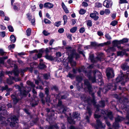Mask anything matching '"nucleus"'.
Here are the masks:
<instances>
[{
    "label": "nucleus",
    "mask_w": 129,
    "mask_h": 129,
    "mask_svg": "<svg viewBox=\"0 0 129 129\" xmlns=\"http://www.w3.org/2000/svg\"><path fill=\"white\" fill-rule=\"evenodd\" d=\"M84 86L85 89H88V91L89 94L91 95L92 98L88 96H87L86 95H83L81 97V99L85 102L87 103L88 105L87 107V110L88 112L89 116H86V119L88 122H89V118L91 116L92 113V110L91 108L90 105L93 104L96 108L95 113L94 114V116L95 118L98 119L102 116H104L106 115L109 117L110 119L112 120L113 119L112 112H108L106 110H100L99 107L104 108L105 106V101L104 100H101L100 101L99 103L97 105H95L96 103L94 95V93L93 91V88L92 87L91 85L87 80L84 81Z\"/></svg>",
    "instance_id": "nucleus-1"
},
{
    "label": "nucleus",
    "mask_w": 129,
    "mask_h": 129,
    "mask_svg": "<svg viewBox=\"0 0 129 129\" xmlns=\"http://www.w3.org/2000/svg\"><path fill=\"white\" fill-rule=\"evenodd\" d=\"M92 72L93 74V76H91L92 72L91 70L87 71L84 70V71L85 75L88 77L89 80L93 83L97 82L96 81V74H97L98 75V77L99 78L98 80V83L100 86L103 85L104 83L101 76V74L100 72L97 70H93Z\"/></svg>",
    "instance_id": "nucleus-2"
},
{
    "label": "nucleus",
    "mask_w": 129,
    "mask_h": 129,
    "mask_svg": "<svg viewBox=\"0 0 129 129\" xmlns=\"http://www.w3.org/2000/svg\"><path fill=\"white\" fill-rule=\"evenodd\" d=\"M122 69L124 71L127 70L128 69L129 70V67L128 66L126 63H124L121 65V66ZM121 74L119 75L116 79V83L120 82L123 80H125L129 74V70L127 71L126 72L123 73L121 71H120Z\"/></svg>",
    "instance_id": "nucleus-3"
},
{
    "label": "nucleus",
    "mask_w": 129,
    "mask_h": 129,
    "mask_svg": "<svg viewBox=\"0 0 129 129\" xmlns=\"http://www.w3.org/2000/svg\"><path fill=\"white\" fill-rule=\"evenodd\" d=\"M8 74L10 79H7L6 81L8 84H11L13 83V82L11 79L14 80L16 82L21 80L20 78L18 77L19 72L18 70H13L11 71H9Z\"/></svg>",
    "instance_id": "nucleus-4"
},
{
    "label": "nucleus",
    "mask_w": 129,
    "mask_h": 129,
    "mask_svg": "<svg viewBox=\"0 0 129 129\" xmlns=\"http://www.w3.org/2000/svg\"><path fill=\"white\" fill-rule=\"evenodd\" d=\"M18 87L20 89V93L19 94V96H17L15 93L11 95V98L15 104H16L23 97H25L27 94L29 92V91H26L25 90L20 89V87L19 86H18Z\"/></svg>",
    "instance_id": "nucleus-5"
},
{
    "label": "nucleus",
    "mask_w": 129,
    "mask_h": 129,
    "mask_svg": "<svg viewBox=\"0 0 129 129\" xmlns=\"http://www.w3.org/2000/svg\"><path fill=\"white\" fill-rule=\"evenodd\" d=\"M116 89V84L115 83H109L102 89L100 87L99 90L97 92V95L100 97L101 96V92L102 91L103 93H105L109 90H114Z\"/></svg>",
    "instance_id": "nucleus-6"
},
{
    "label": "nucleus",
    "mask_w": 129,
    "mask_h": 129,
    "mask_svg": "<svg viewBox=\"0 0 129 129\" xmlns=\"http://www.w3.org/2000/svg\"><path fill=\"white\" fill-rule=\"evenodd\" d=\"M38 120V118H36L34 120L30 121L29 124L27 122L24 123V127L25 128L24 129H28L30 126H33L34 124H36Z\"/></svg>",
    "instance_id": "nucleus-7"
},
{
    "label": "nucleus",
    "mask_w": 129,
    "mask_h": 129,
    "mask_svg": "<svg viewBox=\"0 0 129 129\" xmlns=\"http://www.w3.org/2000/svg\"><path fill=\"white\" fill-rule=\"evenodd\" d=\"M124 119L123 117L118 116L115 118V121L113 123V126L115 128H119L120 127L119 123Z\"/></svg>",
    "instance_id": "nucleus-8"
},
{
    "label": "nucleus",
    "mask_w": 129,
    "mask_h": 129,
    "mask_svg": "<svg viewBox=\"0 0 129 129\" xmlns=\"http://www.w3.org/2000/svg\"><path fill=\"white\" fill-rule=\"evenodd\" d=\"M58 106L61 107V108L60 110V112H61L62 113L65 114L66 115H67L66 112L68 110V108L64 107L63 105L62 104V102L60 100L58 101Z\"/></svg>",
    "instance_id": "nucleus-9"
},
{
    "label": "nucleus",
    "mask_w": 129,
    "mask_h": 129,
    "mask_svg": "<svg viewBox=\"0 0 129 129\" xmlns=\"http://www.w3.org/2000/svg\"><path fill=\"white\" fill-rule=\"evenodd\" d=\"M122 103L124 105V109L127 112L126 117V119L125 120V123L127 124H129V113L128 112L129 111V106L125 105L127 103H127H126V104H124L123 103Z\"/></svg>",
    "instance_id": "nucleus-10"
},
{
    "label": "nucleus",
    "mask_w": 129,
    "mask_h": 129,
    "mask_svg": "<svg viewBox=\"0 0 129 129\" xmlns=\"http://www.w3.org/2000/svg\"><path fill=\"white\" fill-rule=\"evenodd\" d=\"M106 73L108 79L114 77L113 71L112 69L108 68L106 70Z\"/></svg>",
    "instance_id": "nucleus-11"
},
{
    "label": "nucleus",
    "mask_w": 129,
    "mask_h": 129,
    "mask_svg": "<svg viewBox=\"0 0 129 129\" xmlns=\"http://www.w3.org/2000/svg\"><path fill=\"white\" fill-rule=\"evenodd\" d=\"M11 120L10 126L11 127H13L15 126V123L17 122L18 118L16 116L13 115L11 118Z\"/></svg>",
    "instance_id": "nucleus-12"
},
{
    "label": "nucleus",
    "mask_w": 129,
    "mask_h": 129,
    "mask_svg": "<svg viewBox=\"0 0 129 129\" xmlns=\"http://www.w3.org/2000/svg\"><path fill=\"white\" fill-rule=\"evenodd\" d=\"M96 124H93V125L95 127L96 129H99V128H104L105 126V125L104 124H103L101 121L98 119H97L96 120Z\"/></svg>",
    "instance_id": "nucleus-13"
},
{
    "label": "nucleus",
    "mask_w": 129,
    "mask_h": 129,
    "mask_svg": "<svg viewBox=\"0 0 129 129\" xmlns=\"http://www.w3.org/2000/svg\"><path fill=\"white\" fill-rule=\"evenodd\" d=\"M65 49H66L67 52L69 55L73 56L75 50L71 47L68 46L66 47Z\"/></svg>",
    "instance_id": "nucleus-14"
},
{
    "label": "nucleus",
    "mask_w": 129,
    "mask_h": 129,
    "mask_svg": "<svg viewBox=\"0 0 129 129\" xmlns=\"http://www.w3.org/2000/svg\"><path fill=\"white\" fill-rule=\"evenodd\" d=\"M112 5L111 0H105L103 3V6L107 8H110Z\"/></svg>",
    "instance_id": "nucleus-15"
},
{
    "label": "nucleus",
    "mask_w": 129,
    "mask_h": 129,
    "mask_svg": "<svg viewBox=\"0 0 129 129\" xmlns=\"http://www.w3.org/2000/svg\"><path fill=\"white\" fill-rule=\"evenodd\" d=\"M121 49H122V50L117 52V55L118 56H120L121 57H122L124 55H125L127 56L128 55V54L126 53V50L124 49H123L121 47Z\"/></svg>",
    "instance_id": "nucleus-16"
},
{
    "label": "nucleus",
    "mask_w": 129,
    "mask_h": 129,
    "mask_svg": "<svg viewBox=\"0 0 129 129\" xmlns=\"http://www.w3.org/2000/svg\"><path fill=\"white\" fill-rule=\"evenodd\" d=\"M115 40L113 41V46L111 47H110L109 48V50L110 51H114L116 50V47H117V48L120 49H121V47L118 44H117V45H115V44L114 43V41Z\"/></svg>",
    "instance_id": "nucleus-17"
},
{
    "label": "nucleus",
    "mask_w": 129,
    "mask_h": 129,
    "mask_svg": "<svg viewBox=\"0 0 129 129\" xmlns=\"http://www.w3.org/2000/svg\"><path fill=\"white\" fill-rule=\"evenodd\" d=\"M128 39L126 38H124L122 40L120 41H118L117 40H115L114 41V43L115 45H117V44H118L119 45L121 44H123L125 43L128 42Z\"/></svg>",
    "instance_id": "nucleus-18"
},
{
    "label": "nucleus",
    "mask_w": 129,
    "mask_h": 129,
    "mask_svg": "<svg viewBox=\"0 0 129 129\" xmlns=\"http://www.w3.org/2000/svg\"><path fill=\"white\" fill-rule=\"evenodd\" d=\"M39 103V101L37 98H35L30 102V105L32 107H35Z\"/></svg>",
    "instance_id": "nucleus-19"
},
{
    "label": "nucleus",
    "mask_w": 129,
    "mask_h": 129,
    "mask_svg": "<svg viewBox=\"0 0 129 129\" xmlns=\"http://www.w3.org/2000/svg\"><path fill=\"white\" fill-rule=\"evenodd\" d=\"M119 101L120 103H123L124 104H126L127 103L129 104V101L128 99L125 97L121 98L119 99Z\"/></svg>",
    "instance_id": "nucleus-20"
},
{
    "label": "nucleus",
    "mask_w": 129,
    "mask_h": 129,
    "mask_svg": "<svg viewBox=\"0 0 129 129\" xmlns=\"http://www.w3.org/2000/svg\"><path fill=\"white\" fill-rule=\"evenodd\" d=\"M27 70H29L30 71L32 72L33 70V68L32 67H31L30 68L27 67L25 68L24 69L21 70L20 71L21 72V75L22 76L24 75V72Z\"/></svg>",
    "instance_id": "nucleus-21"
},
{
    "label": "nucleus",
    "mask_w": 129,
    "mask_h": 129,
    "mask_svg": "<svg viewBox=\"0 0 129 129\" xmlns=\"http://www.w3.org/2000/svg\"><path fill=\"white\" fill-rule=\"evenodd\" d=\"M54 127H55L57 129L58 128V126L57 125H50L46 127V129H53ZM61 129H65V127L64 124H62V127Z\"/></svg>",
    "instance_id": "nucleus-22"
},
{
    "label": "nucleus",
    "mask_w": 129,
    "mask_h": 129,
    "mask_svg": "<svg viewBox=\"0 0 129 129\" xmlns=\"http://www.w3.org/2000/svg\"><path fill=\"white\" fill-rule=\"evenodd\" d=\"M43 6L44 8L50 9L53 7V5L51 3H46L44 4Z\"/></svg>",
    "instance_id": "nucleus-23"
},
{
    "label": "nucleus",
    "mask_w": 129,
    "mask_h": 129,
    "mask_svg": "<svg viewBox=\"0 0 129 129\" xmlns=\"http://www.w3.org/2000/svg\"><path fill=\"white\" fill-rule=\"evenodd\" d=\"M104 56V55L103 53H99L98 56L96 58L97 62L98 61H101V59H103Z\"/></svg>",
    "instance_id": "nucleus-24"
},
{
    "label": "nucleus",
    "mask_w": 129,
    "mask_h": 129,
    "mask_svg": "<svg viewBox=\"0 0 129 129\" xmlns=\"http://www.w3.org/2000/svg\"><path fill=\"white\" fill-rule=\"evenodd\" d=\"M80 114L78 112H74L73 113V117L75 118H77L78 120H80L81 119L80 117L79 116Z\"/></svg>",
    "instance_id": "nucleus-25"
},
{
    "label": "nucleus",
    "mask_w": 129,
    "mask_h": 129,
    "mask_svg": "<svg viewBox=\"0 0 129 129\" xmlns=\"http://www.w3.org/2000/svg\"><path fill=\"white\" fill-rule=\"evenodd\" d=\"M1 90L3 91L4 90H6L7 92H9L12 90V89L11 88H9L8 86L7 85H6L5 86H2L1 87Z\"/></svg>",
    "instance_id": "nucleus-26"
},
{
    "label": "nucleus",
    "mask_w": 129,
    "mask_h": 129,
    "mask_svg": "<svg viewBox=\"0 0 129 129\" xmlns=\"http://www.w3.org/2000/svg\"><path fill=\"white\" fill-rule=\"evenodd\" d=\"M89 58L91 62L94 63L97 62L96 58H94V56L93 54H90L89 55Z\"/></svg>",
    "instance_id": "nucleus-27"
},
{
    "label": "nucleus",
    "mask_w": 129,
    "mask_h": 129,
    "mask_svg": "<svg viewBox=\"0 0 129 129\" xmlns=\"http://www.w3.org/2000/svg\"><path fill=\"white\" fill-rule=\"evenodd\" d=\"M10 40L11 42L14 43L15 42L16 39L14 35H12L10 37Z\"/></svg>",
    "instance_id": "nucleus-28"
},
{
    "label": "nucleus",
    "mask_w": 129,
    "mask_h": 129,
    "mask_svg": "<svg viewBox=\"0 0 129 129\" xmlns=\"http://www.w3.org/2000/svg\"><path fill=\"white\" fill-rule=\"evenodd\" d=\"M42 57V54L40 53H38L37 54H36L33 57V58L35 60H36L38 58H40Z\"/></svg>",
    "instance_id": "nucleus-29"
},
{
    "label": "nucleus",
    "mask_w": 129,
    "mask_h": 129,
    "mask_svg": "<svg viewBox=\"0 0 129 129\" xmlns=\"http://www.w3.org/2000/svg\"><path fill=\"white\" fill-rule=\"evenodd\" d=\"M43 76L44 79L46 80L49 79L50 77V75L49 73L45 74L43 75Z\"/></svg>",
    "instance_id": "nucleus-30"
},
{
    "label": "nucleus",
    "mask_w": 129,
    "mask_h": 129,
    "mask_svg": "<svg viewBox=\"0 0 129 129\" xmlns=\"http://www.w3.org/2000/svg\"><path fill=\"white\" fill-rule=\"evenodd\" d=\"M27 83L28 85L34 88L35 87V85L34 83L30 81H27Z\"/></svg>",
    "instance_id": "nucleus-31"
},
{
    "label": "nucleus",
    "mask_w": 129,
    "mask_h": 129,
    "mask_svg": "<svg viewBox=\"0 0 129 129\" xmlns=\"http://www.w3.org/2000/svg\"><path fill=\"white\" fill-rule=\"evenodd\" d=\"M68 121L69 123L71 124H73L75 123V122L71 117H69L68 118Z\"/></svg>",
    "instance_id": "nucleus-32"
},
{
    "label": "nucleus",
    "mask_w": 129,
    "mask_h": 129,
    "mask_svg": "<svg viewBox=\"0 0 129 129\" xmlns=\"http://www.w3.org/2000/svg\"><path fill=\"white\" fill-rule=\"evenodd\" d=\"M77 28L76 27H73L70 29V31L72 33H74L76 31Z\"/></svg>",
    "instance_id": "nucleus-33"
},
{
    "label": "nucleus",
    "mask_w": 129,
    "mask_h": 129,
    "mask_svg": "<svg viewBox=\"0 0 129 129\" xmlns=\"http://www.w3.org/2000/svg\"><path fill=\"white\" fill-rule=\"evenodd\" d=\"M86 11L85 10L83 9H81L79 11V13L81 15H83L86 13Z\"/></svg>",
    "instance_id": "nucleus-34"
},
{
    "label": "nucleus",
    "mask_w": 129,
    "mask_h": 129,
    "mask_svg": "<svg viewBox=\"0 0 129 129\" xmlns=\"http://www.w3.org/2000/svg\"><path fill=\"white\" fill-rule=\"evenodd\" d=\"M63 19L64 20V25H65L67 23V17L66 15H64L63 16Z\"/></svg>",
    "instance_id": "nucleus-35"
},
{
    "label": "nucleus",
    "mask_w": 129,
    "mask_h": 129,
    "mask_svg": "<svg viewBox=\"0 0 129 129\" xmlns=\"http://www.w3.org/2000/svg\"><path fill=\"white\" fill-rule=\"evenodd\" d=\"M31 29L30 28L28 29L26 31V35L27 36H30L31 32Z\"/></svg>",
    "instance_id": "nucleus-36"
},
{
    "label": "nucleus",
    "mask_w": 129,
    "mask_h": 129,
    "mask_svg": "<svg viewBox=\"0 0 129 129\" xmlns=\"http://www.w3.org/2000/svg\"><path fill=\"white\" fill-rule=\"evenodd\" d=\"M7 62L8 63L10 64V65L12 67H13L15 65V64L13 63L12 61L10 59H9L7 61Z\"/></svg>",
    "instance_id": "nucleus-37"
},
{
    "label": "nucleus",
    "mask_w": 129,
    "mask_h": 129,
    "mask_svg": "<svg viewBox=\"0 0 129 129\" xmlns=\"http://www.w3.org/2000/svg\"><path fill=\"white\" fill-rule=\"evenodd\" d=\"M51 89L52 90H54L55 91H57L58 90V88L56 85H53L51 87Z\"/></svg>",
    "instance_id": "nucleus-38"
},
{
    "label": "nucleus",
    "mask_w": 129,
    "mask_h": 129,
    "mask_svg": "<svg viewBox=\"0 0 129 129\" xmlns=\"http://www.w3.org/2000/svg\"><path fill=\"white\" fill-rule=\"evenodd\" d=\"M117 21L116 20L112 21L110 23V25L113 26H115L117 23Z\"/></svg>",
    "instance_id": "nucleus-39"
},
{
    "label": "nucleus",
    "mask_w": 129,
    "mask_h": 129,
    "mask_svg": "<svg viewBox=\"0 0 129 129\" xmlns=\"http://www.w3.org/2000/svg\"><path fill=\"white\" fill-rule=\"evenodd\" d=\"M8 28L10 31L13 32L14 31V29L13 27L11 25H9L8 26Z\"/></svg>",
    "instance_id": "nucleus-40"
},
{
    "label": "nucleus",
    "mask_w": 129,
    "mask_h": 129,
    "mask_svg": "<svg viewBox=\"0 0 129 129\" xmlns=\"http://www.w3.org/2000/svg\"><path fill=\"white\" fill-rule=\"evenodd\" d=\"M15 44H12V45H9L8 47V48L9 50H10L12 49H14L15 47Z\"/></svg>",
    "instance_id": "nucleus-41"
},
{
    "label": "nucleus",
    "mask_w": 129,
    "mask_h": 129,
    "mask_svg": "<svg viewBox=\"0 0 129 129\" xmlns=\"http://www.w3.org/2000/svg\"><path fill=\"white\" fill-rule=\"evenodd\" d=\"M45 93L47 96H48L49 94V90L47 88H45Z\"/></svg>",
    "instance_id": "nucleus-42"
},
{
    "label": "nucleus",
    "mask_w": 129,
    "mask_h": 129,
    "mask_svg": "<svg viewBox=\"0 0 129 129\" xmlns=\"http://www.w3.org/2000/svg\"><path fill=\"white\" fill-rule=\"evenodd\" d=\"M105 38L107 39L110 40L112 39V38L110 35L108 34H106L105 35Z\"/></svg>",
    "instance_id": "nucleus-43"
},
{
    "label": "nucleus",
    "mask_w": 129,
    "mask_h": 129,
    "mask_svg": "<svg viewBox=\"0 0 129 129\" xmlns=\"http://www.w3.org/2000/svg\"><path fill=\"white\" fill-rule=\"evenodd\" d=\"M45 57L46 59L50 60H52L53 59V57L50 56L46 55L45 56Z\"/></svg>",
    "instance_id": "nucleus-44"
},
{
    "label": "nucleus",
    "mask_w": 129,
    "mask_h": 129,
    "mask_svg": "<svg viewBox=\"0 0 129 129\" xmlns=\"http://www.w3.org/2000/svg\"><path fill=\"white\" fill-rule=\"evenodd\" d=\"M119 4H122L124 3H127L128 2L127 0H119Z\"/></svg>",
    "instance_id": "nucleus-45"
},
{
    "label": "nucleus",
    "mask_w": 129,
    "mask_h": 129,
    "mask_svg": "<svg viewBox=\"0 0 129 129\" xmlns=\"http://www.w3.org/2000/svg\"><path fill=\"white\" fill-rule=\"evenodd\" d=\"M61 22L60 21L56 22L54 24V26L57 27H59L61 24Z\"/></svg>",
    "instance_id": "nucleus-46"
},
{
    "label": "nucleus",
    "mask_w": 129,
    "mask_h": 129,
    "mask_svg": "<svg viewBox=\"0 0 129 129\" xmlns=\"http://www.w3.org/2000/svg\"><path fill=\"white\" fill-rule=\"evenodd\" d=\"M4 77V74L2 72H0V82H1L2 80L3 77Z\"/></svg>",
    "instance_id": "nucleus-47"
},
{
    "label": "nucleus",
    "mask_w": 129,
    "mask_h": 129,
    "mask_svg": "<svg viewBox=\"0 0 129 129\" xmlns=\"http://www.w3.org/2000/svg\"><path fill=\"white\" fill-rule=\"evenodd\" d=\"M6 53L4 52L3 50L2 49H0V54L2 55H6Z\"/></svg>",
    "instance_id": "nucleus-48"
},
{
    "label": "nucleus",
    "mask_w": 129,
    "mask_h": 129,
    "mask_svg": "<svg viewBox=\"0 0 129 129\" xmlns=\"http://www.w3.org/2000/svg\"><path fill=\"white\" fill-rule=\"evenodd\" d=\"M87 25L88 26L90 27L92 26V21L91 20H89L87 22Z\"/></svg>",
    "instance_id": "nucleus-49"
},
{
    "label": "nucleus",
    "mask_w": 129,
    "mask_h": 129,
    "mask_svg": "<svg viewBox=\"0 0 129 129\" xmlns=\"http://www.w3.org/2000/svg\"><path fill=\"white\" fill-rule=\"evenodd\" d=\"M44 22L45 24H50L51 23V21L47 19H44Z\"/></svg>",
    "instance_id": "nucleus-50"
},
{
    "label": "nucleus",
    "mask_w": 129,
    "mask_h": 129,
    "mask_svg": "<svg viewBox=\"0 0 129 129\" xmlns=\"http://www.w3.org/2000/svg\"><path fill=\"white\" fill-rule=\"evenodd\" d=\"M39 96L40 98H41L42 101V102H43V98L44 97V95L43 93L42 92H40L39 94Z\"/></svg>",
    "instance_id": "nucleus-51"
},
{
    "label": "nucleus",
    "mask_w": 129,
    "mask_h": 129,
    "mask_svg": "<svg viewBox=\"0 0 129 129\" xmlns=\"http://www.w3.org/2000/svg\"><path fill=\"white\" fill-rule=\"evenodd\" d=\"M91 45L93 47H96L98 46L97 43L96 42H91Z\"/></svg>",
    "instance_id": "nucleus-52"
},
{
    "label": "nucleus",
    "mask_w": 129,
    "mask_h": 129,
    "mask_svg": "<svg viewBox=\"0 0 129 129\" xmlns=\"http://www.w3.org/2000/svg\"><path fill=\"white\" fill-rule=\"evenodd\" d=\"M85 30V29L84 27H81L79 29V32L81 33H84Z\"/></svg>",
    "instance_id": "nucleus-53"
},
{
    "label": "nucleus",
    "mask_w": 129,
    "mask_h": 129,
    "mask_svg": "<svg viewBox=\"0 0 129 129\" xmlns=\"http://www.w3.org/2000/svg\"><path fill=\"white\" fill-rule=\"evenodd\" d=\"M105 12L106 14L108 15L110 14V12L109 9H106L105 10Z\"/></svg>",
    "instance_id": "nucleus-54"
},
{
    "label": "nucleus",
    "mask_w": 129,
    "mask_h": 129,
    "mask_svg": "<svg viewBox=\"0 0 129 129\" xmlns=\"http://www.w3.org/2000/svg\"><path fill=\"white\" fill-rule=\"evenodd\" d=\"M45 65L43 63H40V69H43L45 67Z\"/></svg>",
    "instance_id": "nucleus-55"
},
{
    "label": "nucleus",
    "mask_w": 129,
    "mask_h": 129,
    "mask_svg": "<svg viewBox=\"0 0 129 129\" xmlns=\"http://www.w3.org/2000/svg\"><path fill=\"white\" fill-rule=\"evenodd\" d=\"M102 5V4H101L99 3H97L95 4V6L98 8H99L101 7Z\"/></svg>",
    "instance_id": "nucleus-56"
},
{
    "label": "nucleus",
    "mask_w": 129,
    "mask_h": 129,
    "mask_svg": "<svg viewBox=\"0 0 129 129\" xmlns=\"http://www.w3.org/2000/svg\"><path fill=\"white\" fill-rule=\"evenodd\" d=\"M88 6V3L85 2H83L82 3V6L85 7H87Z\"/></svg>",
    "instance_id": "nucleus-57"
},
{
    "label": "nucleus",
    "mask_w": 129,
    "mask_h": 129,
    "mask_svg": "<svg viewBox=\"0 0 129 129\" xmlns=\"http://www.w3.org/2000/svg\"><path fill=\"white\" fill-rule=\"evenodd\" d=\"M5 118L4 117H3L0 115V121H2L3 122H5Z\"/></svg>",
    "instance_id": "nucleus-58"
},
{
    "label": "nucleus",
    "mask_w": 129,
    "mask_h": 129,
    "mask_svg": "<svg viewBox=\"0 0 129 129\" xmlns=\"http://www.w3.org/2000/svg\"><path fill=\"white\" fill-rule=\"evenodd\" d=\"M75 56L76 57V58H79L80 57L79 55L75 52V51L74 52V54L73 55V56Z\"/></svg>",
    "instance_id": "nucleus-59"
},
{
    "label": "nucleus",
    "mask_w": 129,
    "mask_h": 129,
    "mask_svg": "<svg viewBox=\"0 0 129 129\" xmlns=\"http://www.w3.org/2000/svg\"><path fill=\"white\" fill-rule=\"evenodd\" d=\"M0 64H4V59L2 57L0 58Z\"/></svg>",
    "instance_id": "nucleus-60"
},
{
    "label": "nucleus",
    "mask_w": 129,
    "mask_h": 129,
    "mask_svg": "<svg viewBox=\"0 0 129 129\" xmlns=\"http://www.w3.org/2000/svg\"><path fill=\"white\" fill-rule=\"evenodd\" d=\"M43 33L44 35L45 36L48 35L50 34L48 33L46 30H44L43 32Z\"/></svg>",
    "instance_id": "nucleus-61"
},
{
    "label": "nucleus",
    "mask_w": 129,
    "mask_h": 129,
    "mask_svg": "<svg viewBox=\"0 0 129 129\" xmlns=\"http://www.w3.org/2000/svg\"><path fill=\"white\" fill-rule=\"evenodd\" d=\"M96 14L94 13H91L90 14V17L92 18H94V17L96 16Z\"/></svg>",
    "instance_id": "nucleus-62"
},
{
    "label": "nucleus",
    "mask_w": 129,
    "mask_h": 129,
    "mask_svg": "<svg viewBox=\"0 0 129 129\" xmlns=\"http://www.w3.org/2000/svg\"><path fill=\"white\" fill-rule=\"evenodd\" d=\"M70 64L71 66L73 67H74L76 65V62L75 61H73L72 62L70 63Z\"/></svg>",
    "instance_id": "nucleus-63"
},
{
    "label": "nucleus",
    "mask_w": 129,
    "mask_h": 129,
    "mask_svg": "<svg viewBox=\"0 0 129 129\" xmlns=\"http://www.w3.org/2000/svg\"><path fill=\"white\" fill-rule=\"evenodd\" d=\"M64 29L63 28H60L58 30V32L60 33H62L63 32Z\"/></svg>",
    "instance_id": "nucleus-64"
}]
</instances>
